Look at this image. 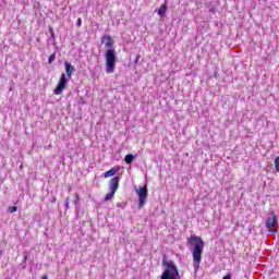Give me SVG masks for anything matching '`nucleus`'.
I'll return each mask as SVG.
<instances>
[{
    "label": "nucleus",
    "instance_id": "nucleus-10",
    "mask_svg": "<svg viewBox=\"0 0 279 279\" xmlns=\"http://www.w3.org/2000/svg\"><path fill=\"white\" fill-rule=\"evenodd\" d=\"M124 162H126V165H132V163L134 162V155L128 154V155L124 157Z\"/></svg>",
    "mask_w": 279,
    "mask_h": 279
},
{
    "label": "nucleus",
    "instance_id": "nucleus-1",
    "mask_svg": "<svg viewBox=\"0 0 279 279\" xmlns=\"http://www.w3.org/2000/svg\"><path fill=\"white\" fill-rule=\"evenodd\" d=\"M101 43L107 47L105 52L106 73H114V66H117V51L112 48L114 46V39L110 35H104Z\"/></svg>",
    "mask_w": 279,
    "mask_h": 279
},
{
    "label": "nucleus",
    "instance_id": "nucleus-23",
    "mask_svg": "<svg viewBox=\"0 0 279 279\" xmlns=\"http://www.w3.org/2000/svg\"><path fill=\"white\" fill-rule=\"evenodd\" d=\"M41 279H49V277L47 275H44Z\"/></svg>",
    "mask_w": 279,
    "mask_h": 279
},
{
    "label": "nucleus",
    "instance_id": "nucleus-3",
    "mask_svg": "<svg viewBox=\"0 0 279 279\" xmlns=\"http://www.w3.org/2000/svg\"><path fill=\"white\" fill-rule=\"evenodd\" d=\"M64 66H65V74L62 73L57 87L54 88V95H62L64 93V89L69 85V81L71 80V76L73 73H75V66L71 64L69 61H64Z\"/></svg>",
    "mask_w": 279,
    "mask_h": 279
},
{
    "label": "nucleus",
    "instance_id": "nucleus-22",
    "mask_svg": "<svg viewBox=\"0 0 279 279\" xmlns=\"http://www.w3.org/2000/svg\"><path fill=\"white\" fill-rule=\"evenodd\" d=\"M222 279H232V275L228 274Z\"/></svg>",
    "mask_w": 279,
    "mask_h": 279
},
{
    "label": "nucleus",
    "instance_id": "nucleus-18",
    "mask_svg": "<svg viewBox=\"0 0 279 279\" xmlns=\"http://www.w3.org/2000/svg\"><path fill=\"white\" fill-rule=\"evenodd\" d=\"M141 60V54H137L134 60V64H138V61Z\"/></svg>",
    "mask_w": 279,
    "mask_h": 279
},
{
    "label": "nucleus",
    "instance_id": "nucleus-16",
    "mask_svg": "<svg viewBox=\"0 0 279 279\" xmlns=\"http://www.w3.org/2000/svg\"><path fill=\"white\" fill-rule=\"evenodd\" d=\"M16 210H19V207L16 206L9 207V213H16Z\"/></svg>",
    "mask_w": 279,
    "mask_h": 279
},
{
    "label": "nucleus",
    "instance_id": "nucleus-6",
    "mask_svg": "<svg viewBox=\"0 0 279 279\" xmlns=\"http://www.w3.org/2000/svg\"><path fill=\"white\" fill-rule=\"evenodd\" d=\"M277 227H278V216L276 215V213L271 211L270 217L266 219V228L270 229V228H277Z\"/></svg>",
    "mask_w": 279,
    "mask_h": 279
},
{
    "label": "nucleus",
    "instance_id": "nucleus-19",
    "mask_svg": "<svg viewBox=\"0 0 279 279\" xmlns=\"http://www.w3.org/2000/svg\"><path fill=\"white\" fill-rule=\"evenodd\" d=\"M268 232H270V234H276L278 232V229H268Z\"/></svg>",
    "mask_w": 279,
    "mask_h": 279
},
{
    "label": "nucleus",
    "instance_id": "nucleus-20",
    "mask_svg": "<svg viewBox=\"0 0 279 279\" xmlns=\"http://www.w3.org/2000/svg\"><path fill=\"white\" fill-rule=\"evenodd\" d=\"M27 265V255L24 256V260H23V267L25 268Z\"/></svg>",
    "mask_w": 279,
    "mask_h": 279
},
{
    "label": "nucleus",
    "instance_id": "nucleus-25",
    "mask_svg": "<svg viewBox=\"0 0 279 279\" xmlns=\"http://www.w3.org/2000/svg\"><path fill=\"white\" fill-rule=\"evenodd\" d=\"M215 77H217V74H215Z\"/></svg>",
    "mask_w": 279,
    "mask_h": 279
},
{
    "label": "nucleus",
    "instance_id": "nucleus-12",
    "mask_svg": "<svg viewBox=\"0 0 279 279\" xmlns=\"http://www.w3.org/2000/svg\"><path fill=\"white\" fill-rule=\"evenodd\" d=\"M56 60V52L49 56L48 58V64H53V61Z\"/></svg>",
    "mask_w": 279,
    "mask_h": 279
},
{
    "label": "nucleus",
    "instance_id": "nucleus-9",
    "mask_svg": "<svg viewBox=\"0 0 279 279\" xmlns=\"http://www.w3.org/2000/svg\"><path fill=\"white\" fill-rule=\"evenodd\" d=\"M167 3H163L160 8H159V10H158V15L159 16H165V14H167Z\"/></svg>",
    "mask_w": 279,
    "mask_h": 279
},
{
    "label": "nucleus",
    "instance_id": "nucleus-7",
    "mask_svg": "<svg viewBox=\"0 0 279 279\" xmlns=\"http://www.w3.org/2000/svg\"><path fill=\"white\" fill-rule=\"evenodd\" d=\"M121 178L119 177H113L110 182H109V191L117 193L119 191V181Z\"/></svg>",
    "mask_w": 279,
    "mask_h": 279
},
{
    "label": "nucleus",
    "instance_id": "nucleus-4",
    "mask_svg": "<svg viewBox=\"0 0 279 279\" xmlns=\"http://www.w3.org/2000/svg\"><path fill=\"white\" fill-rule=\"evenodd\" d=\"M162 267H166L162 271L160 279H180V270L173 260H168L167 255L162 256Z\"/></svg>",
    "mask_w": 279,
    "mask_h": 279
},
{
    "label": "nucleus",
    "instance_id": "nucleus-15",
    "mask_svg": "<svg viewBox=\"0 0 279 279\" xmlns=\"http://www.w3.org/2000/svg\"><path fill=\"white\" fill-rule=\"evenodd\" d=\"M276 171L279 173V156L275 159Z\"/></svg>",
    "mask_w": 279,
    "mask_h": 279
},
{
    "label": "nucleus",
    "instance_id": "nucleus-14",
    "mask_svg": "<svg viewBox=\"0 0 279 279\" xmlns=\"http://www.w3.org/2000/svg\"><path fill=\"white\" fill-rule=\"evenodd\" d=\"M74 197H75V199H74L73 204H75V206H77V204H80V194L75 193Z\"/></svg>",
    "mask_w": 279,
    "mask_h": 279
},
{
    "label": "nucleus",
    "instance_id": "nucleus-11",
    "mask_svg": "<svg viewBox=\"0 0 279 279\" xmlns=\"http://www.w3.org/2000/svg\"><path fill=\"white\" fill-rule=\"evenodd\" d=\"M114 193L110 191L106 196H105V202H110V199H112L114 197Z\"/></svg>",
    "mask_w": 279,
    "mask_h": 279
},
{
    "label": "nucleus",
    "instance_id": "nucleus-21",
    "mask_svg": "<svg viewBox=\"0 0 279 279\" xmlns=\"http://www.w3.org/2000/svg\"><path fill=\"white\" fill-rule=\"evenodd\" d=\"M76 25H77V27H80L82 25V19L81 17L77 19Z\"/></svg>",
    "mask_w": 279,
    "mask_h": 279
},
{
    "label": "nucleus",
    "instance_id": "nucleus-2",
    "mask_svg": "<svg viewBox=\"0 0 279 279\" xmlns=\"http://www.w3.org/2000/svg\"><path fill=\"white\" fill-rule=\"evenodd\" d=\"M187 243L193 247L191 250L193 266L195 274H197L199 271V265H202V254H204V240L199 235H192L187 239Z\"/></svg>",
    "mask_w": 279,
    "mask_h": 279
},
{
    "label": "nucleus",
    "instance_id": "nucleus-13",
    "mask_svg": "<svg viewBox=\"0 0 279 279\" xmlns=\"http://www.w3.org/2000/svg\"><path fill=\"white\" fill-rule=\"evenodd\" d=\"M49 32H50V36L52 38V40H56V32H53V27H49Z\"/></svg>",
    "mask_w": 279,
    "mask_h": 279
},
{
    "label": "nucleus",
    "instance_id": "nucleus-17",
    "mask_svg": "<svg viewBox=\"0 0 279 279\" xmlns=\"http://www.w3.org/2000/svg\"><path fill=\"white\" fill-rule=\"evenodd\" d=\"M70 198L66 197L64 202L65 210H69Z\"/></svg>",
    "mask_w": 279,
    "mask_h": 279
},
{
    "label": "nucleus",
    "instance_id": "nucleus-5",
    "mask_svg": "<svg viewBox=\"0 0 279 279\" xmlns=\"http://www.w3.org/2000/svg\"><path fill=\"white\" fill-rule=\"evenodd\" d=\"M135 191L138 195V208H143V206H145V202H147V184L140 186Z\"/></svg>",
    "mask_w": 279,
    "mask_h": 279
},
{
    "label": "nucleus",
    "instance_id": "nucleus-24",
    "mask_svg": "<svg viewBox=\"0 0 279 279\" xmlns=\"http://www.w3.org/2000/svg\"><path fill=\"white\" fill-rule=\"evenodd\" d=\"M51 202H52V203H56V197H52Z\"/></svg>",
    "mask_w": 279,
    "mask_h": 279
},
{
    "label": "nucleus",
    "instance_id": "nucleus-8",
    "mask_svg": "<svg viewBox=\"0 0 279 279\" xmlns=\"http://www.w3.org/2000/svg\"><path fill=\"white\" fill-rule=\"evenodd\" d=\"M117 173H119V167H113L104 173V178H112V175H117Z\"/></svg>",
    "mask_w": 279,
    "mask_h": 279
}]
</instances>
